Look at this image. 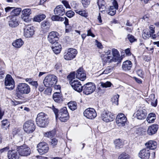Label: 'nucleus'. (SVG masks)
Returning <instances> with one entry per match:
<instances>
[{
  "label": "nucleus",
  "mask_w": 159,
  "mask_h": 159,
  "mask_svg": "<svg viewBox=\"0 0 159 159\" xmlns=\"http://www.w3.org/2000/svg\"><path fill=\"white\" fill-rule=\"evenodd\" d=\"M112 53L110 50H108L104 52V54L101 55V57L103 61L105 62L110 63L111 61L121 62L122 58L120 57V54L118 50L115 49H112Z\"/></svg>",
  "instance_id": "obj_1"
},
{
  "label": "nucleus",
  "mask_w": 159,
  "mask_h": 159,
  "mask_svg": "<svg viewBox=\"0 0 159 159\" xmlns=\"http://www.w3.org/2000/svg\"><path fill=\"white\" fill-rule=\"evenodd\" d=\"M30 91V87L28 84L25 83H20L16 87L15 96L17 98L21 99L22 95L28 94Z\"/></svg>",
  "instance_id": "obj_2"
},
{
  "label": "nucleus",
  "mask_w": 159,
  "mask_h": 159,
  "mask_svg": "<svg viewBox=\"0 0 159 159\" xmlns=\"http://www.w3.org/2000/svg\"><path fill=\"white\" fill-rule=\"evenodd\" d=\"M38 126L41 127H45L48 123L47 116L43 112L39 113L36 118Z\"/></svg>",
  "instance_id": "obj_3"
},
{
  "label": "nucleus",
  "mask_w": 159,
  "mask_h": 159,
  "mask_svg": "<svg viewBox=\"0 0 159 159\" xmlns=\"http://www.w3.org/2000/svg\"><path fill=\"white\" fill-rule=\"evenodd\" d=\"M57 81V79L56 76L53 75H50L45 77L43 83L46 87H50L55 84Z\"/></svg>",
  "instance_id": "obj_4"
},
{
  "label": "nucleus",
  "mask_w": 159,
  "mask_h": 159,
  "mask_svg": "<svg viewBox=\"0 0 159 159\" xmlns=\"http://www.w3.org/2000/svg\"><path fill=\"white\" fill-rule=\"evenodd\" d=\"M57 117L62 122H65L68 120L69 117L66 107H64L60 110Z\"/></svg>",
  "instance_id": "obj_5"
},
{
  "label": "nucleus",
  "mask_w": 159,
  "mask_h": 159,
  "mask_svg": "<svg viewBox=\"0 0 159 159\" xmlns=\"http://www.w3.org/2000/svg\"><path fill=\"white\" fill-rule=\"evenodd\" d=\"M17 149L19 155L21 156H28L30 155L31 153L30 149L26 145L18 146Z\"/></svg>",
  "instance_id": "obj_6"
},
{
  "label": "nucleus",
  "mask_w": 159,
  "mask_h": 159,
  "mask_svg": "<svg viewBox=\"0 0 159 159\" xmlns=\"http://www.w3.org/2000/svg\"><path fill=\"white\" fill-rule=\"evenodd\" d=\"M36 127L34 122L30 120L25 122L23 125L24 129L27 133L33 132L35 130Z\"/></svg>",
  "instance_id": "obj_7"
},
{
  "label": "nucleus",
  "mask_w": 159,
  "mask_h": 159,
  "mask_svg": "<svg viewBox=\"0 0 159 159\" xmlns=\"http://www.w3.org/2000/svg\"><path fill=\"white\" fill-rule=\"evenodd\" d=\"M95 85L92 83H88L83 86V90L84 94L88 95L93 93L95 90Z\"/></svg>",
  "instance_id": "obj_8"
},
{
  "label": "nucleus",
  "mask_w": 159,
  "mask_h": 159,
  "mask_svg": "<svg viewBox=\"0 0 159 159\" xmlns=\"http://www.w3.org/2000/svg\"><path fill=\"white\" fill-rule=\"evenodd\" d=\"M77 52L75 49L69 48L64 53V58L67 60L73 59L76 56Z\"/></svg>",
  "instance_id": "obj_9"
},
{
  "label": "nucleus",
  "mask_w": 159,
  "mask_h": 159,
  "mask_svg": "<svg viewBox=\"0 0 159 159\" xmlns=\"http://www.w3.org/2000/svg\"><path fill=\"white\" fill-rule=\"evenodd\" d=\"M5 85L6 86V89L9 90H12L15 87V83L11 76L10 75H7L5 78Z\"/></svg>",
  "instance_id": "obj_10"
},
{
  "label": "nucleus",
  "mask_w": 159,
  "mask_h": 159,
  "mask_svg": "<svg viewBox=\"0 0 159 159\" xmlns=\"http://www.w3.org/2000/svg\"><path fill=\"white\" fill-rule=\"evenodd\" d=\"M37 150L41 155L47 153L49 150L48 145L45 142H41L37 146Z\"/></svg>",
  "instance_id": "obj_11"
},
{
  "label": "nucleus",
  "mask_w": 159,
  "mask_h": 159,
  "mask_svg": "<svg viewBox=\"0 0 159 159\" xmlns=\"http://www.w3.org/2000/svg\"><path fill=\"white\" fill-rule=\"evenodd\" d=\"M70 83L74 89L79 93L83 90V86H82L80 82L78 80H71L70 81Z\"/></svg>",
  "instance_id": "obj_12"
},
{
  "label": "nucleus",
  "mask_w": 159,
  "mask_h": 159,
  "mask_svg": "<svg viewBox=\"0 0 159 159\" xmlns=\"http://www.w3.org/2000/svg\"><path fill=\"white\" fill-rule=\"evenodd\" d=\"M24 35L26 38H30L34 34V27L30 25L25 26L24 29Z\"/></svg>",
  "instance_id": "obj_13"
},
{
  "label": "nucleus",
  "mask_w": 159,
  "mask_h": 159,
  "mask_svg": "<svg viewBox=\"0 0 159 159\" xmlns=\"http://www.w3.org/2000/svg\"><path fill=\"white\" fill-rule=\"evenodd\" d=\"M84 116L87 118L93 119L95 118L97 116L96 112L93 108H89L86 109L84 112Z\"/></svg>",
  "instance_id": "obj_14"
},
{
  "label": "nucleus",
  "mask_w": 159,
  "mask_h": 159,
  "mask_svg": "<svg viewBox=\"0 0 159 159\" xmlns=\"http://www.w3.org/2000/svg\"><path fill=\"white\" fill-rule=\"evenodd\" d=\"M58 34L55 31L50 32L48 36V41L52 44H54L57 43L58 39Z\"/></svg>",
  "instance_id": "obj_15"
},
{
  "label": "nucleus",
  "mask_w": 159,
  "mask_h": 159,
  "mask_svg": "<svg viewBox=\"0 0 159 159\" xmlns=\"http://www.w3.org/2000/svg\"><path fill=\"white\" fill-rule=\"evenodd\" d=\"M102 120L106 122H107L112 121L114 119L113 116L109 111H103L101 114Z\"/></svg>",
  "instance_id": "obj_16"
},
{
  "label": "nucleus",
  "mask_w": 159,
  "mask_h": 159,
  "mask_svg": "<svg viewBox=\"0 0 159 159\" xmlns=\"http://www.w3.org/2000/svg\"><path fill=\"white\" fill-rule=\"evenodd\" d=\"M150 153L149 149L145 148L141 150L139 153V157L141 159H148Z\"/></svg>",
  "instance_id": "obj_17"
},
{
  "label": "nucleus",
  "mask_w": 159,
  "mask_h": 159,
  "mask_svg": "<svg viewBox=\"0 0 159 159\" xmlns=\"http://www.w3.org/2000/svg\"><path fill=\"white\" fill-rule=\"evenodd\" d=\"M116 120L117 123L119 125L123 126L125 125L127 118L123 114L120 113L117 116Z\"/></svg>",
  "instance_id": "obj_18"
},
{
  "label": "nucleus",
  "mask_w": 159,
  "mask_h": 159,
  "mask_svg": "<svg viewBox=\"0 0 159 159\" xmlns=\"http://www.w3.org/2000/svg\"><path fill=\"white\" fill-rule=\"evenodd\" d=\"M76 75L77 78L82 81L85 80L86 78V74L82 67L80 68L77 70Z\"/></svg>",
  "instance_id": "obj_19"
},
{
  "label": "nucleus",
  "mask_w": 159,
  "mask_h": 159,
  "mask_svg": "<svg viewBox=\"0 0 159 159\" xmlns=\"http://www.w3.org/2000/svg\"><path fill=\"white\" fill-rule=\"evenodd\" d=\"M19 156L17 150H11L8 151L7 157L8 159H19Z\"/></svg>",
  "instance_id": "obj_20"
},
{
  "label": "nucleus",
  "mask_w": 159,
  "mask_h": 159,
  "mask_svg": "<svg viewBox=\"0 0 159 159\" xmlns=\"http://www.w3.org/2000/svg\"><path fill=\"white\" fill-rule=\"evenodd\" d=\"M158 129V125L157 124H153L149 126L147 129V133L150 135H152L157 132Z\"/></svg>",
  "instance_id": "obj_21"
},
{
  "label": "nucleus",
  "mask_w": 159,
  "mask_h": 159,
  "mask_svg": "<svg viewBox=\"0 0 159 159\" xmlns=\"http://www.w3.org/2000/svg\"><path fill=\"white\" fill-rule=\"evenodd\" d=\"M147 114V112L146 110H138L136 111V116L138 119L143 120L145 119Z\"/></svg>",
  "instance_id": "obj_22"
},
{
  "label": "nucleus",
  "mask_w": 159,
  "mask_h": 159,
  "mask_svg": "<svg viewBox=\"0 0 159 159\" xmlns=\"http://www.w3.org/2000/svg\"><path fill=\"white\" fill-rule=\"evenodd\" d=\"M54 12L55 14L62 16L65 13V8L62 5L58 6L55 8Z\"/></svg>",
  "instance_id": "obj_23"
},
{
  "label": "nucleus",
  "mask_w": 159,
  "mask_h": 159,
  "mask_svg": "<svg viewBox=\"0 0 159 159\" xmlns=\"http://www.w3.org/2000/svg\"><path fill=\"white\" fill-rule=\"evenodd\" d=\"M146 148L149 150H153L157 148V143L156 142L153 140H150L145 144Z\"/></svg>",
  "instance_id": "obj_24"
},
{
  "label": "nucleus",
  "mask_w": 159,
  "mask_h": 159,
  "mask_svg": "<svg viewBox=\"0 0 159 159\" xmlns=\"http://www.w3.org/2000/svg\"><path fill=\"white\" fill-rule=\"evenodd\" d=\"M132 63L131 61L127 60L123 62L122 65V70L125 71L130 70L132 67Z\"/></svg>",
  "instance_id": "obj_25"
},
{
  "label": "nucleus",
  "mask_w": 159,
  "mask_h": 159,
  "mask_svg": "<svg viewBox=\"0 0 159 159\" xmlns=\"http://www.w3.org/2000/svg\"><path fill=\"white\" fill-rule=\"evenodd\" d=\"M52 49L53 52L56 54L59 53L61 49V45L58 43H56L53 44Z\"/></svg>",
  "instance_id": "obj_26"
},
{
  "label": "nucleus",
  "mask_w": 159,
  "mask_h": 159,
  "mask_svg": "<svg viewBox=\"0 0 159 159\" xmlns=\"http://www.w3.org/2000/svg\"><path fill=\"white\" fill-rule=\"evenodd\" d=\"M53 98L56 102H60L63 101L62 94L59 92H56L53 95Z\"/></svg>",
  "instance_id": "obj_27"
},
{
  "label": "nucleus",
  "mask_w": 159,
  "mask_h": 159,
  "mask_svg": "<svg viewBox=\"0 0 159 159\" xmlns=\"http://www.w3.org/2000/svg\"><path fill=\"white\" fill-rule=\"evenodd\" d=\"M50 25V23L48 21H44L41 23V28L44 33L48 31Z\"/></svg>",
  "instance_id": "obj_28"
},
{
  "label": "nucleus",
  "mask_w": 159,
  "mask_h": 159,
  "mask_svg": "<svg viewBox=\"0 0 159 159\" xmlns=\"http://www.w3.org/2000/svg\"><path fill=\"white\" fill-rule=\"evenodd\" d=\"M156 118V115L153 113H150L148 115L146 120L149 123H152L154 122Z\"/></svg>",
  "instance_id": "obj_29"
},
{
  "label": "nucleus",
  "mask_w": 159,
  "mask_h": 159,
  "mask_svg": "<svg viewBox=\"0 0 159 159\" xmlns=\"http://www.w3.org/2000/svg\"><path fill=\"white\" fill-rule=\"evenodd\" d=\"M24 43V41L21 39H19L13 42L12 45L15 48H20L22 46Z\"/></svg>",
  "instance_id": "obj_30"
},
{
  "label": "nucleus",
  "mask_w": 159,
  "mask_h": 159,
  "mask_svg": "<svg viewBox=\"0 0 159 159\" xmlns=\"http://www.w3.org/2000/svg\"><path fill=\"white\" fill-rule=\"evenodd\" d=\"M45 17L46 16L44 14H40L34 18V20L35 21L40 22L44 19Z\"/></svg>",
  "instance_id": "obj_31"
},
{
  "label": "nucleus",
  "mask_w": 159,
  "mask_h": 159,
  "mask_svg": "<svg viewBox=\"0 0 159 159\" xmlns=\"http://www.w3.org/2000/svg\"><path fill=\"white\" fill-rule=\"evenodd\" d=\"M69 108L71 110L74 111L77 109V105L75 102H70L68 104Z\"/></svg>",
  "instance_id": "obj_32"
},
{
  "label": "nucleus",
  "mask_w": 159,
  "mask_h": 159,
  "mask_svg": "<svg viewBox=\"0 0 159 159\" xmlns=\"http://www.w3.org/2000/svg\"><path fill=\"white\" fill-rule=\"evenodd\" d=\"M115 144L116 149H119L122 147L123 143L120 139L116 140L114 141Z\"/></svg>",
  "instance_id": "obj_33"
},
{
  "label": "nucleus",
  "mask_w": 159,
  "mask_h": 159,
  "mask_svg": "<svg viewBox=\"0 0 159 159\" xmlns=\"http://www.w3.org/2000/svg\"><path fill=\"white\" fill-rule=\"evenodd\" d=\"M151 36V34L150 33L146 30H143L142 32V36L144 39H148Z\"/></svg>",
  "instance_id": "obj_34"
},
{
  "label": "nucleus",
  "mask_w": 159,
  "mask_h": 159,
  "mask_svg": "<svg viewBox=\"0 0 159 159\" xmlns=\"http://www.w3.org/2000/svg\"><path fill=\"white\" fill-rule=\"evenodd\" d=\"M9 26L12 27H15L18 25V21L16 19H13L9 21Z\"/></svg>",
  "instance_id": "obj_35"
},
{
  "label": "nucleus",
  "mask_w": 159,
  "mask_h": 159,
  "mask_svg": "<svg viewBox=\"0 0 159 159\" xmlns=\"http://www.w3.org/2000/svg\"><path fill=\"white\" fill-rule=\"evenodd\" d=\"M119 97V95L116 94L114 95L111 98V101L114 104L116 105H118V98Z\"/></svg>",
  "instance_id": "obj_36"
},
{
  "label": "nucleus",
  "mask_w": 159,
  "mask_h": 159,
  "mask_svg": "<svg viewBox=\"0 0 159 159\" xmlns=\"http://www.w3.org/2000/svg\"><path fill=\"white\" fill-rule=\"evenodd\" d=\"M21 10L20 8H17L12 10L11 12V14L13 16H17L20 13Z\"/></svg>",
  "instance_id": "obj_37"
},
{
  "label": "nucleus",
  "mask_w": 159,
  "mask_h": 159,
  "mask_svg": "<svg viewBox=\"0 0 159 159\" xmlns=\"http://www.w3.org/2000/svg\"><path fill=\"white\" fill-rule=\"evenodd\" d=\"M57 15H53L51 18L52 21H63L64 20V18L60 17Z\"/></svg>",
  "instance_id": "obj_38"
},
{
  "label": "nucleus",
  "mask_w": 159,
  "mask_h": 159,
  "mask_svg": "<svg viewBox=\"0 0 159 159\" xmlns=\"http://www.w3.org/2000/svg\"><path fill=\"white\" fill-rule=\"evenodd\" d=\"M22 15L29 16L31 14V9L26 8L23 10L22 11Z\"/></svg>",
  "instance_id": "obj_39"
},
{
  "label": "nucleus",
  "mask_w": 159,
  "mask_h": 159,
  "mask_svg": "<svg viewBox=\"0 0 159 159\" xmlns=\"http://www.w3.org/2000/svg\"><path fill=\"white\" fill-rule=\"evenodd\" d=\"M100 86L102 88H107L110 87L112 85V84L110 82L107 81L105 83L102 82H101L100 83Z\"/></svg>",
  "instance_id": "obj_40"
},
{
  "label": "nucleus",
  "mask_w": 159,
  "mask_h": 159,
  "mask_svg": "<svg viewBox=\"0 0 159 159\" xmlns=\"http://www.w3.org/2000/svg\"><path fill=\"white\" fill-rule=\"evenodd\" d=\"M56 134L55 130H52L45 133L44 135L45 137L48 138L53 137Z\"/></svg>",
  "instance_id": "obj_41"
},
{
  "label": "nucleus",
  "mask_w": 159,
  "mask_h": 159,
  "mask_svg": "<svg viewBox=\"0 0 159 159\" xmlns=\"http://www.w3.org/2000/svg\"><path fill=\"white\" fill-rule=\"evenodd\" d=\"M76 13L79 14L80 16L86 17H87L88 13H86L85 11H80L78 10H75Z\"/></svg>",
  "instance_id": "obj_42"
},
{
  "label": "nucleus",
  "mask_w": 159,
  "mask_h": 159,
  "mask_svg": "<svg viewBox=\"0 0 159 159\" xmlns=\"http://www.w3.org/2000/svg\"><path fill=\"white\" fill-rule=\"evenodd\" d=\"M130 157L127 154L123 153L118 157V159H129Z\"/></svg>",
  "instance_id": "obj_43"
},
{
  "label": "nucleus",
  "mask_w": 159,
  "mask_h": 159,
  "mask_svg": "<svg viewBox=\"0 0 159 159\" xmlns=\"http://www.w3.org/2000/svg\"><path fill=\"white\" fill-rule=\"evenodd\" d=\"M127 38L129 42L132 43L137 41V39L132 35L128 34L127 36Z\"/></svg>",
  "instance_id": "obj_44"
},
{
  "label": "nucleus",
  "mask_w": 159,
  "mask_h": 159,
  "mask_svg": "<svg viewBox=\"0 0 159 159\" xmlns=\"http://www.w3.org/2000/svg\"><path fill=\"white\" fill-rule=\"evenodd\" d=\"M58 143V140L56 138H53L51 139L50 144L54 147H56Z\"/></svg>",
  "instance_id": "obj_45"
},
{
  "label": "nucleus",
  "mask_w": 159,
  "mask_h": 159,
  "mask_svg": "<svg viewBox=\"0 0 159 159\" xmlns=\"http://www.w3.org/2000/svg\"><path fill=\"white\" fill-rule=\"evenodd\" d=\"M112 69L111 67L108 66L102 73H100V75H101L103 74H107L110 73Z\"/></svg>",
  "instance_id": "obj_46"
},
{
  "label": "nucleus",
  "mask_w": 159,
  "mask_h": 159,
  "mask_svg": "<svg viewBox=\"0 0 159 159\" xmlns=\"http://www.w3.org/2000/svg\"><path fill=\"white\" fill-rule=\"evenodd\" d=\"M9 125V122L7 119L3 120L2 121V127L3 128H5Z\"/></svg>",
  "instance_id": "obj_47"
},
{
  "label": "nucleus",
  "mask_w": 159,
  "mask_h": 159,
  "mask_svg": "<svg viewBox=\"0 0 159 159\" xmlns=\"http://www.w3.org/2000/svg\"><path fill=\"white\" fill-rule=\"evenodd\" d=\"M75 72H73L72 73H71L70 74H69L67 76V78L71 81V80L72 79L73 80H75L74 79L75 78Z\"/></svg>",
  "instance_id": "obj_48"
},
{
  "label": "nucleus",
  "mask_w": 159,
  "mask_h": 159,
  "mask_svg": "<svg viewBox=\"0 0 159 159\" xmlns=\"http://www.w3.org/2000/svg\"><path fill=\"white\" fill-rule=\"evenodd\" d=\"M90 0H81V2L84 7H87L90 3Z\"/></svg>",
  "instance_id": "obj_49"
},
{
  "label": "nucleus",
  "mask_w": 159,
  "mask_h": 159,
  "mask_svg": "<svg viewBox=\"0 0 159 159\" xmlns=\"http://www.w3.org/2000/svg\"><path fill=\"white\" fill-rule=\"evenodd\" d=\"M75 14V13L71 11H67L66 13V16L69 18H71L73 16H74Z\"/></svg>",
  "instance_id": "obj_50"
},
{
  "label": "nucleus",
  "mask_w": 159,
  "mask_h": 159,
  "mask_svg": "<svg viewBox=\"0 0 159 159\" xmlns=\"http://www.w3.org/2000/svg\"><path fill=\"white\" fill-rule=\"evenodd\" d=\"M9 149V147H6L2 149H0V153L1 154L6 152Z\"/></svg>",
  "instance_id": "obj_51"
},
{
  "label": "nucleus",
  "mask_w": 159,
  "mask_h": 159,
  "mask_svg": "<svg viewBox=\"0 0 159 159\" xmlns=\"http://www.w3.org/2000/svg\"><path fill=\"white\" fill-rule=\"evenodd\" d=\"M109 11L107 13L108 14L111 16L115 15L116 12V9H113L112 10H109Z\"/></svg>",
  "instance_id": "obj_52"
},
{
  "label": "nucleus",
  "mask_w": 159,
  "mask_h": 159,
  "mask_svg": "<svg viewBox=\"0 0 159 159\" xmlns=\"http://www.w3.org/2000/svg\"><path fill=\"white\" fill-rule=\"evenodd\" d=\"M87 36H91L92 37H94L95 36L92 32L91 29H90L87 31Z\"/></svg>",
  "instance_id": "obj_53"
},
{
  "label": "nucleus",
  "mask_w": 159,
  "mask_h": 159,
  "mask_svg": "<svg viewBox=\"0 0 159 159\" xmlns=\"http://www.w3.org/2000/svg\"><path fill=\"white\" fill-rule=\"evenodd\" d=\"M137 75L140 77H142L143 75V73L142 70L139 69L137 71Z\"/></svg>",
  "instance_id": "obj_54"
},
{
  "label": "nucleus",
  "mask_w": 159,
  "mask_h": 159,
  "mask_svg": "<svg viewBox=\"0 0 159 159\" xmlns=\"http://www.w3.org/2000/svg\"><path fill=\"white\" fill-rule=\"evenodd\" d=\"M28 16H25L22 15V18L23 20L25 22H28L30 21V20Z\"/></svg>",
  "instance_id": "obj_55"
},
{
  "label": "nucleus",
  "mask_w": 159,
  "mask_h": 159,
  "mask_svg": "<svg viewBox=\"0 0 159 159\" xmlns=\"http://www.w3.org/2000/svg\"><path fill=\"white\" fill-rule=\"evenodd\" d=\"M30 84L31 85L35 87V89H37L38 86V84L37 81H32L30 82Z\"/></svg>",
  "instance_id": "obj_56"
},
{
  "label": "nucleus",
  "mask_w": 159,
  "mask_h": 159,
  "mask_svg": "<svg viewBox=\"0 0 159 159\" xmlns=\"http://www.w3.org/2000/svg\"><path fill=\"white\" fill-rule=\"evenodd\" d=\"M52 109L53 110V111H54L55 115L56 117H57V115L58 114V112L59 111H58V110L55 108L54 107V106H52Z\"/></svg>",
  "instance_id": "obj_57"
},
{
  "label": "nucleus",
  "mask_w": 159,
  "mask_h": 159,
  "mask_svg": "<svg viewBox=\"0 0 159 159\" xmlns=\"http://www.w3.org/2000/svg\"><path fill=\"white\" fill-rule=\"evenodd\" d=\"M113 1L112 2L113 6H115V9H118V5L117 2L116 0H113Z\"/></svg>",
  "instance_id": "obj_58"
},
{
  "label": "nucleus",
  "mask_w": 159,
  "mask_h": 159,
  "mask_svg": "<svg viewBox=\"0 0 159 159\" xmlns=\"http://www.w3.org/2000/svg\"><path fill=\"white\" fill-rule=\"evenodd\" d=\"M98 7L99 9L101 12L104 11L105 10L106 7L105 6V5L99 6H98Z\"/></svg>",
  "instance_id": "obj_59"
},
{
  "label": "nucleus",
  "mask_w": 159,
  "mask_h": 159,
  "mask_svg": "<svg viewBox=\"0 0 159 159\" xmlns=\"http://www.w3.org/2000/svg\"><path fill=\"white\" fill-rule=\"evenodd\" d=\"M149 28L150 30L149 32L150 33H151V34H153L155 32V27L153 25H151L150 26Z\"/></svg>",
  "instance_id": "obj_60"
},
{
  "label": "nucleus",
  "mask_w": 159,
  "mask_h": 159,
  "mask_svg": "<svg viewBox=\"0 0 159 159\" xmlns=\"http://www.w3.org/2000/svg\"><path fill=\"white\" fill-rule=\"evenodd\" d=\"M97 3L98 6L105 5V2L103 0H98Z\"/></svg>",
  "instance_id": "obj_61"
},
{
  "label": "nucleus",
  "mask_w": 159,
  "mask_h": 159,
  "mask_svg": "<svg viewBox=\"0 0 159 159\" xmlns=\"http://www.w3.org/2000/svg\"><path fill=\"white\" fill-rule=\"evenodd\" d=\"M95 42L96 43V45L97 47L100 48H101L102 47V45L101 43L99 42L97 40H96Z\"/></svg>",
  "instance_id": "obj_62"
},
{
  "label": "nucleus",
  "mask_w": 159,
  "mask_h": 159,
  "mask_svg": "<svg viewBox=\"0 0 159 159\" xmlns=\"http://www.w3.org/2000/svg\"><path fill=\"white\" fill-rule=\"evenodd\" d=\"M38 89L39 91L41 92H43L44 89V86L42 85H39L38 88Z\"/></svg>",
  "instance_id": "obj_63"
},
{
  "label": "nucleus",
  "mask_w": 159,
  "mask_h": 159,
  "mask_svg": "<svg viewBox=\"0 0 159 159\" xmlns=\"http://www.w3.org/2000/svg\"><path fill=\"white\" fill-rule=\"evenodd\" d=\"M72 28L71 27H67L66 26V32L67 33L69 32L70 31H72Z\"/></svg>",
  "instance_id": "obj_64"
}]
</instances>
